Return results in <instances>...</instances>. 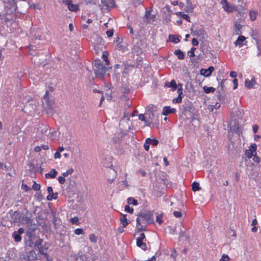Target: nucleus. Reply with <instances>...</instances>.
<instances>
[{"label":"nucleus","mask_w":261,"mask_h":261,"mask_svg":"<svg viewBox=\"0 0 261 261\" xmlns=\"http://www.w3.org/2000/svg\"><path fill=\"white\" fill-rule=\"evenodd\" d=\"M149 143L148 142L147 143V139H146L145 140V142L144 144V149L146 150V151H148L149 149Z\"/></svg>","instance_id":"nucleus-62"},{"label":"nucleus","mask_w":261,"mask_h":261,"mask_svg":"<svg viewBox=\"0 0 261 261\" xmlns=\"http://www.w3.org/2000/svg\"><path fill=\"white\" fill-rule=\"evenodd\" d=\"M153 211H141L136 219V230L138 232L146 230V225L154 224Z\"/></svg>","instance_id":"nucleus-2"},{"label":"nucleus","mask_w":261,"mask_h":261,"mask_svg":"<svg viewBox=\"0 0 261 261\" xmlns=\"http://www.w3.org/2000/svg\"><path fill=\"white\" fill-rule=\"evenodd\" d=\"M23 229L22 228H19L17 231H14L12 236L15 242H20L21 240V234L23 233Z\"/></svg>","instance_id":"nucleus-13"},{"label":"nucleus","mask_w":261,"mask_h":261,"mask_svg":"<svg viewBox=\"0 0 261 261\" xmlns=\"http://www.w3.org/2000/svg\"><path fill=\"white\" fill-rule=\"evenodd\" d=\"M58 181L60 184H63L65 181V177L63 176H59L58 177Z\"/></svg>","instance_id":"nucleus-63"},{"label":"nucleus","mask_w":261,"mask_h":261,"mask_svg":"<svg viewBox=\"0 0 261 261\" xmlns=\"http://www.w3.org/2000/svg\"><path fill=\"white\" fill-rule=\"evenodd\" d=\"M33 222V220L32 219H31L29 217L25 216L23 215V216H22V221L21 223H23L29 225H32Z\"/></svg>","instance_id":"nucleus-27"},{"label":"nucleus","mask_w":261,"mask_h":261,"mask_svg":"<svg viewBox=\"0 0 261 261\" xmlns=\"http://www.w3.org/2000/svg\"><path fill=\"white\" fill-rule=\"evenodd\" d=\"M139 119L142 121H144L146 125L147 124V117L144 114H141L139 115Z\"/></svg>","instance_id":"nucleus-48"},{"label":"nucleus","mask_w":261,"mask_h":261,"mask_svg":"<svg viewBox=\"0 0 261 261\" xmlns=\"http://www.w3.org/2000/svg\"><path fill=\"white\" fill-rule=\"evenodd\" d=\"M217 98L220 101L224 100V97L221 94L220 90L218 92Z\"/></svg>","instance_id":"nucleus-52"},{"label":"nucleus","mask_w":261,"mask_h":261,"mask_svg":"<svg viewBox=\"0 0 261 261\" xmlns=\"http://www.w3.org/2000/svg\"><path fill=\"white\" fill-rule=\"evenodd\" d=\"M90 241L94 243H96L97 241V237L94 234H90L89 237Z\"/></svg>","instance_id":"nucleus-40"},{"label":"nucleus","mask_w":261,"mask_h":261,"mask_svg":"<svg viewBox=\"0 0 261 261\" xmlns=\"http://www.w3.org/2000/svg\"><path fill=\"white\" fill-rule=\"evenodd\" d=\"M23 214L18 211H14L12 215L14 221L15 222H21Z\"/></svg>","instance_id":"nucleus-17"},{"label":"nucleus","mask_w":261,"mask_h":261,"mask_svg":"<svg viewBox=\"0 0 261 261\" xmlns=\"http://www.w3.org/2000/svg\"><path fill=\"white\" fill-rule=\"evenodd\" d=\"M108 53L107 51H105L102 54V58L103 59V60L106 62V64L107 65H109L110 64V62L108 60Z\"/></svg>","instance_id":"nucleus-39"},{"label":"nucleus","mask_w":261,"mask_h":261,"mask_svg":"<svg viewBox=\"0 0 261 261\" xmlns=\"http://www.w3.org/2000/svg\"><path fill=\"white\" fill-rule=\"evenodd\" d=\"M114 43H116L115 48L116 49H118L119 51H122L123 52L126 50V46L122 44V39H121L119 37H117L115 38Z\"/></svg>","instance_id":"nucleus-9"},{"label":"nucleus","mask_w":261,"mask_h":261,"mask_svg":"<svg viewBox=\"0 0 261 261\" xmlns=\"http://www.w3.org/2000/svg\"><path fill=\"white\" fill-rule=\"evenodd\" d=\"M68 8L70 11L76 12L79 10V7L78 5L73 4L72 3L68 6Z\"/></svg>","instance_id":"nucleus-29"},{"label":"nucleus","mask_w":261,"mask_h":261,"mask_svg":"<svg viewBox=\"0 0 261 261\" xmlns=\"http://www.w3.org/2000/svg\"><path fill=\"white\" fill-rule=\"evenodd\" d=\"M222 5L223 9L225 11H226L227 12H229L231 11V10L230 9L231 8L230 5L228 2H226V3H223V4H222Z\"/></svg>","instance_id":"nucleus-37"},{"label":"nucleus","mask_w":261,"mask_h":261,"mask_svg":"<svg viewBox=\"0 0 261 261\" xmlns=\"http://www.w3.org/2000/svg\"><path fill=\"white\" fill-rule=\"evenodd\" d=\"M127 202L129 205H137L138 204V201L133 197H128L127 199Z\"/></svg>","instance_id":"nucleus-34"},{"label":"nucleus","mask_w":261,"mask_h":261,"mask_svg":"<svg viewBox=\"0 0 261 261\" xmlns=\"http://www.w3.org/2000/svg\"><path fill=\"white\" fill-rule=\"evenodd\" d=\"M163 214H158L156 217V222H157L159 224H161L163 223Z\"/></svg>","instance_id":"nucleus-43"},{"label":"nucleus","mask_w":261,"mask_h":261,"mask_svg":"<svg viewBox=\"0 0 261 261\" xmlns=\"http://www.w3.org/2000/svg\"><path fill=\"white\" fill-rule=\"evenodd\" d=\"M176 112V109L171 108L170 106H165L163 108L162 115L167 116L170 114L175 113Z\"/></svg>","instance_id":"nucleus-16"},{"label":"nucleus","mask_w":261,"mask_h":261,"mask_svg":"<svg viewBox=\"0 0 261 261\" xmlns=\"http://www.w3.org/2000/svg\"><path fill=\"white\" fill-rule=\"evenodd\" d=\"M182 96L178 95L177 97L174 98L172 100L173 103H180L182 101Z\"/></svg>","instance_id":"nucleus-50"},{"label":"nucleus","mask_w":261,"mask_h":261,"mask_svg":"<svg viewBox=\"0 0 261 261\" xmlns=\"http://www.w3.org/2000/svg\"><path fill=\"white\" fill-rule=\"evenodd\" d=\"M255 84H256V82L254 77L252 78L250 81L248 79H247L245 82V85L248 89L253 88Z\"/></svg>","instance_id":"nucleus-21"},{"label":"nucleus","mask_w":261,"mask_h":261,"mask_svg":"<svg viewBox=\"0 0 261 261\" xmlns=\"http://www.w3.org/2000/svg\"><path fill=\"white\" fill-rule=\"evenodd\" d=\"M182 114L186 115L187 113H191L193 111V107L191 102H187L182 105Z\"/></svg>","instance_id":"nucleus-14"},{"label":"nucleus","mask_w":261,"mask_h":261,"mask_svg":"<svg viewBox=\"0 0 261 261\" xmlns=\"http://www.w3.org/2000/svg\"><path fill=\"white\" fill-rule=\"evenodd\" d=\"M130 90L129 88L127 87H123L122 89V92L125 94H128L130 92Z\"/></svg>","instance_id":"nucleus-60"},{"label":"nucleus","mask_w":261,"mask_h":261,"mask_svg":"<svg viewBox=\"0 0 261 261\" xmlns=\"http://www.w3.org/2000/svg\"><path fill=\"white\" fill-rule=\"evenodd\" d=\"M151 14L150 11H146L145 14V18L146 19V21H145V22H148L150 19Z\"/></svg>","instance_id":"nucleus-53"},{"label":"nucleus","mask_w":261,"mask_h":261,"mask_svg":"<svg viewBox=\"0 0 261 261\" xmlns=\"http://www.w3.org/2000/svg\"><path fill=\"white\" fill-rule=\"evenodd\" d=\"M169 39L171 42H172L174 43H177L180 42V39L174 35H169Z\"/></svg>","instance_id":"nucleus-31"},{"label":"nucleus","mask_w":261,"mask_h":261,"mask_svg":"<svg viewBox=\"0 0 261 261\" xmlns=\"http://www.w3.org/2000/svg\"><path fill=\"white\" fill-rule=\"evenodd\" d=\"M130 115L128 112H125L123 114V116L121 118L119 122V125H121L124 122H128L129 121Z\"/></svg>","instance_id":"nucleus-26"},{"label":"nucleus","mask_w":261,"mask_h":261,"mask_svg":"<svg viewBox=\"0 0 261 261\" xmlns=\"http://www.w3.org/2000/svg\"><path fill=\"white\" fill-rule=\"evenodd\" d=\"M214 71V67L213 66H210L207 69H201L200 70V74L204 77H207L211 76Z\"/></svg>","instance_id":"nucleus-11"},{"label":"nucleus","mask_w":261,"mask_h":261,"mask_svg":"<svg viewBox=\"0 0 261 261\" xmlns=\"http://www.w3.org/2000/svg\"><path fill=\"white\" fill-rule=\"evenodd\" d=\"M40 33H41L40 30H38L34 34H33V32H32L31 34H32V37H33L35 39H38V40H41L42 39V38H41L42 36H41Z\"/></svg>","instance_id":"nucleus-36"},{"label":"nucleus","mask_w":261,"mask_h":261,"mask_svg":"<svg viewBox=\"0 0 261 261\" xmlns=\"http://www.w3.org/2000/svg\"><path fill=\"white\" fill-rule=\"evenodd\" d=\"M133 2L135 7L141 5L143 2L142 0H133Z\"/></svg>","instance_id":"nucleus-58"},{"label":"nucleus","mask_w":261,"mask_h":261,"mask_svg":"<svg viewBox=\"0 0 261 261\" xmlns=\"http://www.w3.org/2000/svg\"><path fill=\"white\" fill-rule=\"evenodd\" d=\"M253 160L254 162L256 163H259L260 161V158L256 155V152L255 153V154L253 155Z\"/></svg>","instance_id":"nucleus-49"},{"label":"nucleus","mask_w":261,"mask_h":261,"mask_svg":"<svg viewBox=\"0 0 261 261\" xmlns=\"http://www.w3.org/2000/svg\"><path fill=\"white\" fill-rule=\"evenodd\" d=\"M93 70L96 76L104 78L107 68L103 65L100 60H95L94 62Z\"/></svg>","instance_id":"nucleus-4"},{"label":"nucleus","mask_w":261,"mask_h":261,"mask_svg":"<svg viewBox=\"0 0 261 261\" xmlns=\"http://www.w3.org/2000/svg\"><path fill=\"white\" fill-rule=\"evenodd\" d=\"M58 174V172L55 169H52L49 173L45 174L46 178H54Z\"/></svg>","instance_id":"nucleus-22"},{"label":"nucleus","mask_w":261,"mask_h":261,"mask_svg":"<svg viewBox=\"0 0 261 261\" xmlns=\"http://www.w3.org/2000/svg\"><path fill=\"white\" fill-rule=\"evenodd\" d=\"M179 238H185L186 239H189V237L188 234L187 233L186 231H182L180 230V232L179 233Z\"/></svg>","instance_id":"nucleus-42"},{"label":"nucleus","mask_w":261,"mask_h":261,"mask_svg":"<svg viewBox=\"0 0 261 261\" xmlns=\"http://www.w3.org/2000/svg\"><path fill=\"white\" fill-rule=\"evenodd\" d=\"M124 210L125 212L133 214L134 212V209L133 207H131L129 206V205H126L124 207Z\"/></svg>","instance_id":"nucleus-45"},{"label":"nucleus","mask_w":261,"mask_h":261,"mask_svg":"<svg viewBox=\"0 0 261 261\" xmlns=\"http://www.w3.org/2000/svg\"><path fill=\"white\" fill-rule=\"evenodd\" d=\"M246 38L242 35H240L237 39L234 42L236 46H239L240 47L244 45V41L245 40Z\"/></svg>","instance_id":"nucleus-20"},{"label":"nucleus","mask_w":261,"mask_h":261,"mask_svg":"<svg viewBox=\"0 0 261 261\" xmlns=\"http://www.w3.org/2000/svg\"><path fill=\"white\" fill-rule=\"evenodd\" d=\"M192 189L193 191H197L201 189L199 184L196 181H194L192 184Z\"/></svg>","instance_id":"nucleus-35"},{"label":"nucleus","mask_w":261,"mask_h":261,"mask_svg":"<svg viewBox=\"0 0 261 261\" xmlns=\"http://www.w3.org/2000/svg\"><path fill=\"white\" fill-rule=\"evenodd\" d=\"M142 53V48L137 45H135L132 48V53L136 56H139Z\"/></svg>","instance_id":"nucleus-24"},{"label":"nucleus","mask_w":261,"mask_h":261,"mask_svg":"<svg viewBox=\"0 0 261 261\" xmlns=\"http://www.w3.org/2000/svg\"><path fill=\"white\" fill-rule=\"evenodd\" d=\"M181 18L185 19L188 22H190V17L188 14H184Z\"/></svg>","instance_id":"nucleus-64"},{"label":"nucleus","mask_w":261,"mask_h":261,"mask_svg":"<svg viewBox=\"0 0 261 261\" xmlns=\"http://www.w3.org/2000/svg\"><path fill=\"white\" fill-rule=\"evenodd\" d=\"M47 191L49 194L47 196L46 199L48 201H51L53 199H57L58 197V193L57 192L54 193L53 190L51 187H48L47 188Z\"/></svg>","instance_id":"nucleus-10"},{"label":"nucleus","mask_w":261,"mask_h":261,"mask_svg":"<svg viewBox=\"0 0 261 261\" xmlns=\"http://www.w3.org/2000/svg\"><path fill=\"white\" fill-rule=\"evenodd\" d=\"M101 3L106 7L107 10H110L114 7L115 3L114 0H101Z\"/></svg>","instance_id":"nucleus-15"},{"label":"nucleus","mask_w":261,"mask_h":261,"mask_svg":"<svg viewBox=\"0 0 261 261\" xmlns=\"http://www.w3.org/2000/svg\"><path fill=\"white\" fill-rule=\"evenodd\" d=\"M122 217L120 219V222L122 223L123 227H126L130 223V221L127 219L126 214H121Z\"/></svg>","instance_id":"nucleus-23"},{"label":"nucleus","mask_w":261,"mask_h":261,"mask_svg":"<svg viewBox=\"0 0 261 261\" xmlns=\"http://www.w3.org/2000/svg\"><path fill=\"white\" fill-rule=\"evenodd\" d=\"M174 54L175 55L177 56L178 59L179 60H182L185 58V55L180 49H176L174 51Z\"/></svg>","instance_id":"nucleus-25"},{"label":"nucleus","mask_w":261,"mask_h":261,"mask_svg":"<svg viewBox=\"0 0 261 261\" xmlns=\"http://www.w3.org/2000/svg\"><path fill=\"white\" fill-rule=\"evenodd\" d=\"M74 172V170L72 168H70L67 170L66 172L62 173V175L64 177H67L69 175H71Z\"/></svg>","instance_id":"nucleus-41"},{"label":"nucleus","mask_w":261,"mask_h":261,"mask_svg":"<svg viewBox=\"0 0 261 261\" xmlns=\"http://www.w3.org/2000/svg\"><path fill=\"white\" fill-rule=\"evenodd\" d=\"M38 131L39 133L46 136L53 133V132H50L49 127L48 125L44 124L39 126V127L38 128Z\"/></svg>","instance_id":"nucleus-7"},{"label":"nucleus","mask_w":261,"mask_h":261,"mask_svg":"<svg viewBox=\"0 0 261 261\" xmlns=\"http://www.w3.org/2000/svg\"><path fill=\"white\" fill-rule=\"evenodd\" d=\"M229 256L227 254H223L219 261H229Z\"/></svg>","instance_id":"nucleus-51"},{"label":"nucleus","mask_w":261,"mask_h":261,"mask_svg":"<svg viewBox=\"0 0 261 261\" xmlns=\"http://www.w3.org/2000/svg\"><path fill=\"white\" fill-rule=\"evenodd\" d=\"M197 34L198 36L201 37L202 38H204L206 34V32L202 26H200L199 28H198Z\"/></svg>","instance_id":"nucleus-28"},{"label":"nucleus","mask_w":261,"mask_h":261,"mask_svg":"<svg viewBox=\"0 0 261 261\" xmlns=\"http://www.w3.org/2000/svg\"><path fill=\"white\" fill-rule=\"evenodd\" d=\"M196 5L193 4L191 1H186V6L184 10L185 12L190 13L193 12Z\"/></svg>","instance_id":"nucleus-12"},{"label":"nucleus","mask_w":261,"mask_h":261,"mask_svg":"<svg viewBox=\"0 0 261 261\" xmlns=\"http://www.w3.org/2000/svg\"><path fill=\"white\" fill-rule=\"evenodd\" d=\"M28 237L29 238L28 246L34 247L41 255H43L44 258L46 259L47 261H51L49 258V255L47 250L49 248V245L47 242H44L42 239L39 237L33 236L32 232H28Z\"/></svg>","instance_id":"nucleus-1"},{"label":"nucleus","mask_w":261,"mask_h":261,"mask_svg":"<svg viewBox=\"0 0 261 261\" xmlns=\"http://www.w3.org/2000/svg\"><path fill=\"white\" fill-rule=\"evenodd\" d=\"M74 258L76 261H87V257L86 255L83 254V252H79L77 254H75Z\"/></svg>","instance_id":"nucleus-19"},{"label":"nucleus","mask_w":261,"mask_h":261,"mask_svg":"<svg viewBox=\"0 0 261 261\" xmlns=\"http://www.w3.org/2000/svg\"><path fill=\"white\" fill-rule=\"evenodd\" d=\"M196 49V48L194 47H192L191 49L188 52V55L190 57H194L195 56V51Z\"/></svg>","instance_id":"nucleus-44"},{"label":"nucleus","mask_w":261,"mask_h":261,"mask_svg":"<svg viewBox=\"0 0 261 261\" xmlns=\"http://www.w3.org/2000/svg\"><path fill=\"white\" fill-rule=\"evenodd\" d=\"M35 196L39 201H41L43 199V196L40 192L36 193Z\"/></svg>","instance_id":"nucleus-56"},{"label":"nucleus","mask_w":261,"mask_h":261,"mask_svg":"<svg viewBox=\"0 0 261 261\" xmlns=\"http://www.w3.org/2000/svg\"><path fill=\"white\" fill-rule=\"evenodd\" d=\"M177 92L178 93V95L183 97L182 86L181 84L178 83L177 88Z\"/></svg>","instance_id":"nucleus-38"},{"label":"nucleus","mask_w":261,"mask_h":261,"mask_svg":"<svg viewBox=\"0 0 261 261\" xmlns=\"http://www.w3.org/2000/svg\"><path fill=\"white\" fill-rule=\"evenodd\" d=\"M49 91H46L45 94L43 96L42 105L43 108L46 111L48 115H53L54 111V101L49 99Z\"/></svg>","instance_id":"nucleus-3"},{"label":"nucleus","mask_w":261,"mask_h":261,"mask_svg":"<svg viewBox=\"0 0 261 261\" xmlns=\"http://www.w3.org/2000/svg\"><path fill=\"white\" fill-rule=\"evenodd\" d=\"M114 30L111 29L106 32V34L108 37H112L114 34Z\"/></svg>","instance_id":"nucleus-55"},{"label":"nucleus","mask_w":261,"mask_h":261,"mask_svg":"<svg viewBox=\"0 0 261 261\" xmlns=\"http://www.w3.org/2000/svg\"><path fill=\"white\" fill-rule=\"evenodd\" d=\"M249 15H250V18L251 20L254 21L255 20L256 17V14L255 12L250 11Z\"/></svg>","instance_id":"nucleus-47"},{"label":"nucleus","mask_w":261,"mask_h":261,"mask_svg":"<svg viewBox=\"0 0 261 261\" xmlns=\"http://www.w3.org/2000/svg\"><path fill=\"white\" fill-rule=\"evenodd\" d=\"M147 143L149 142L150 144L153 145V146H157L159 144V141L155 139V138H147Z\"/></svg>","instance_id":"nucleus-33"},{"label":"nucleus","mask_w":261,"mask_h":261,"mask_svg":"<svg viewBox=\"0 0 261 261\" xmlns=\"http://www.w3.org/2000/svg\"><path fill=\"white\" fill-rule=\"evenodd\" d=\"M173 214L176 218H180L182 216L181 213L178 211H174Z\"/></svg>","instance_id":"nucleus-59"},{"label":"nucleus","mask_w":261,"mask_h":261,"mask_svg":"<svg viewBox=\"0 0 261 261\" xmlns=\"http://www.w3.org/2000/svg\"><path fill=\"white\" fill-rule=\"evenodd\" d=\"M74 232L75 234L80 235L84 233V230L83 228H76Z\"/></svg>","instance_id":"nucleus-54"},{"label":"nucleus","mask_w":261,"mask_h":261,"mask_svg":"<svg viewBox=\"0 0 261 261\" xmlns=\"http://www.w3.org/2000/svg\"><path fill=\"white\" fill-rule=\"evenodd\" d=\"M203 91L205 93H213L215 91V88L213 87L204 86L203 88Z\"/></svg>","instance_id":"nucleus-32"},{"label":"nucleus","mask_w":261,"mask_h":261,"mask_svg":"<svg viewBox=\"0 0 261 261\" xmlns=\"http://www.w3.org/2000/svg\"><path fill=\"white\" fill-rule=\"evenodd\" d=\"M19 256L20 259L25 261H36L37 259L36 253L33 249L20 253Z\"/></svg>","instance_id":"nucleus-5"},{"label":"nucleus","mask_w":261,"mask_h":261,"mask_svg":"<svg viewBox=\"0 0 261 261\" xmlns=\"http://www.w3.org/2000/svg\"><path fill=\"white\" fill-rule=\"evenodd\" d=\"M178 85L176 84V83L175 80H172L170 82H166L165 83L164 86L166 87L171 88L172 91H175L177 88Z\"/></svg>","instance_id":"nucleus-18"},{"label":"nucleus","mask_w":261,"mask_h":261,"mask_svg":"<svg viewBox=\"0 0 261 261\" xmlns=\"http://www.w3.org/2000/svg\"><path fill=\"white\" fill-rule=\"evenodd\" d=\"M167 228H168L170 233L173 234H174L175 233V228H173L171 226H168L167 227Z\"/></svg>","instance_id":"nucleus-61"},{"label":"nucleus","mask_w":261,"mask_h":261,"mask_svg":"<svg viewBox=\"0 0 261 261\" xmlns=\"http://www.w3.org/2000/svg\"><path fill=\"white\" fill-rule=\"evenodd\" d=\"M242 25L240 24V23H238L237 22H236L234 24V32H235V33L237 35H240L242 33L241 32V29H242Z\"/></svg>","instance_id":"nucleus-30"},{"label":"nucleus","mask_w":261,"mask_h":261,"mask_svg":"<svg viewBox=\"0 0 261 261\" xmlns=\"http://www.w3.org/2000/svg\"><path fill=\"white\" fill-rule=\"evenodd\" d=\"M226 79H223L222 80L221 83L219 84V87H220V91L224 90V84L225 81H226Z\"/></svg>","instance_id":"nucleus-57"},{"label":"nucleus","mask_w":261,"mask_h":261,"mask_svg":"<svg viewBox=\"0 0 261 261\" xmlns=\"http://www.w3.org/2000/svg\"><path fill=\"white\" fill-rule=\"evenodd\" d=\"M40 185L37 184L36 181H34V184L32 186V189L35 191H39L40 189Z\"/></svg>","instance_id":"nucleus-46"},{"label":"nucleus","mask_w":261,"mask_h":261,"mask_svg":"<svg viewBox=\"0 0 261 261\" xmlns=\"http://www.w3.org/2000/svg\"><path fill=\"white\" fill-rule=\"evenodd\" d=\"M146 115H147V124L146 125L149 126L151 124H154L158 121V116H155L152 108L149 107L147 112L146 113Z\"/></svg>","instance_id":"nucleus-6"},{"label":"nucleus","mask_w":261,"mask_h":261,"mask_svg":"<svg viewBox=\"0 0 261 261\" xmlns=\"http://www.w3.org/2000/svg\"><path fill=\"white\" fill-rule=\"evenodd\" d=\"M257 149V145L255 143L252 144L248 149L246 150L245 155L248 159L251 158L254 154V153L256 152Z\"/></svg>","instance_id":"nucleus-8"}]
</instances>
